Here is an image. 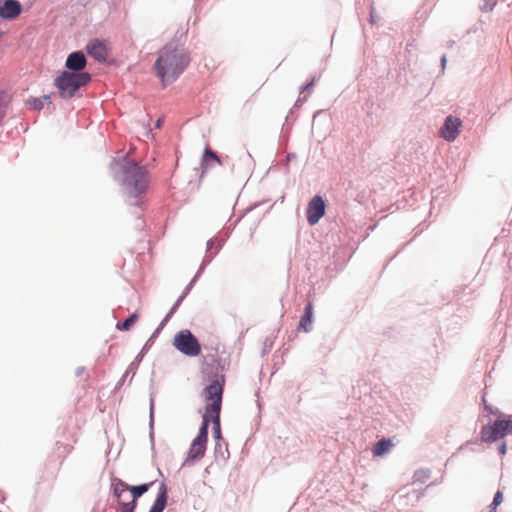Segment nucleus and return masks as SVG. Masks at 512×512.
Returning a JSON list of instances; mask_svg holds the SVG:
<instances>
[{
    "mask_svg": "<svg viewBox=\"0 0 512 512\" xmlns=\"http://www.w3.org/2000/svg\"><path fill=\"white\" fill-rule=\"evenodd\" d=\"M189 63L190 56L186 49L176 42H169L160 49L154 70L162 85L166 86L174 82Z\"/></svg>",
    "mask_w": 512,
    "mask_h": 512,
    "instance_id": "obj_1",
    "label": "nucleus"
},
{
    "mask_svg": "<svg viewBox=\"0 0 512 512\" xmlns=\"http://www.w3.org/2000/svg\"><path fill=\"white\" fill-rule=\"evenodd\" d=\"M113 167L121 174V184L127 197L137 199L146 192L149 176L144 167L128 159L115 162Z\"/></svg>",
    "mask_w": 512,
    "mask_h": 512,
    "instance_id": "obj_2",
    "label": "nucleus"
},
{
    "mask_svg": "<svg viewBox=\"0 0 512 512\" xmlns=\"http://www.w3.org/2000/svg\"><path fill=\"white\" fill-rule=\"evenodd\" d=\"M225 379L214 380L204 389L205 401L207 402V417H211L215 437H220V412L222 406V395Z\"/></svg>",
    "mask_w": 512,
    "mask_h": 512,
    "instance_id": "obj_3",
    "label": "nucleus"
},
{
    "mask_svg": "<svg viewBox=\"0 0 512 512\" xmlns=\"http://www.w3.org/2000/svg\"><path fill=\"white\" fill-rule=\"evenodd\" d=\"M90 75L85 72L65 71L55 79V86L62 98H71L75 92L90 81Z\"/></svg>",
    "mask_w": 512,
    "mask_h": 512,
    "instance_id": "obj_4",
    "label": "nucleus"
},
{
    "mask_svg": "<svg viewBox=\"0 0 512 512\" xmlns=\"http://www.w3.org/2000/svg\"><path fill=\"white\" fill-rule=\"evenodd\" d=\"M508 434H512V415L506 419L496 420L492 424L483 426L481 429V440L492 443Z\"/></svg>",
    "mask_w": 512,
    "mask_h": 512,
    "instance_id": "obj_5",
    "label": "nucleus"
},
{
    "mask_svg": "<svg viewBox=\"0 0 512 512\" xmlns=\"http://www.w3.org/2000/svg\"><path fill=\"white\" fill-rule=\"evenodd\" d=\"M174 347L182 354L189 357H196L201 353V345L190 330L179 331L173 339Z\"/></svg>",
    "mask_w": 512,
    "mask_h": 512,
    "instance_id": "obj_6",
    "label": "nucleus"
},
{
    "mask_svg": "<svg viewBox=\"0 0 512 512\" xmlns=\"http://www.w3.org/2000/svg\"><path fill=\"white\" fill-rule=\"evenodd\" d=\"M325 214V203L321 196H314L308 203L306 216L310 225H315Z\"/></svg>",
    "mask_w": 512,
    "mask_h": 512,
    "instance_id": "obj_7",
    "label": "nucleus"
},
{
    "mask_svg": "<svg viewBox=\"0 0 512 512\" xmlns=\"http://www.w3.org/2000/svg\"><path fill=\"white\" fill-rule=\"evenodd\" d=\"M87 52L95 60L105 62L109 57L110 49L105 41L92 40L87 44Z\"/></svg>",
    "mask_w": 512,
    "mask_h": 512,
    "instance_id": "obj_8",
    "label": "nucleus"
},
{
    "mask_svg": "<svg viewBox=\"0 0 512 512\" xmlns=\"http://www.w3.org/2000/svg\"><path fill=\"white\" fill-rule=\"evenodd\" d=\"M462 122L459 118L448 116L440 130L441 136L447 141H454L458 136Z\"/></svg>",
    "mask_w": 512,
    "mask_h": 512,
    "instance_id": "obj_9",
    "label": "nucleus"
},
{
    "mask_svg": "<svg viewBox=\"0 0 512 512\" xmlns=\"http://www.w3.org/2000/svg\"><path fill=\"white\" fill-rule=\"evenodd\" d=\"M152 483L142 484L138 486L129 487L132 500L129 502H121V512H134L137 504V499L148 491Z\"/></svg>",
    "mask_w": 512,
    "mask_h": 512,
    "instance_id": "obj_10",
    "label": "nucleus"
},
{
    "mask_svg": "<svg viewBox=\"0 0 512 512\" xmlns=\"http://www.w3.org/2000/svg\"><path fill=\"white\" fill-rule=\"evenodd\" d=\"M22 11L21 4L16 0L0 1V18L13 20L16 19Z\"/></svg>",
    "mask_w": 512,
    "mask_h": 512,
    "instance_id": "obj_11",
    "label": "nucleus"
},
{
    "mask_svg": "<svg viewBox=\"0 0 512 512\" xmlns=\"http://www.w3.org/2000/svg\"><path fill=\"white\" fill-rule=\"evenodd\" d=\"M220 165H222V162L219 159V157L216 155L215 152H213L209 147H207L204 150V153H203V156L201 159V170L202 171H201L200 177L202 178L204 176V174L207 173L208 170H210L211 168H213L215 166H220Z\"/></svg>",
    "mask_w": 512,
    "mask_h": 512,
    "instance_id": "obj_12",
    "label": "nucleus"
},
{
    "mask_svg": "<svg viewBox=\"0 0 512 512\" xmlns=\"http://www.w3.org/2000/svg\"><path fill=\"white\" fill-rule=\"evenodd\" d=\"M85 66L86 58L80 51L71 53L66 60V67L72 70L71 72H80Z\"/></svg>",
    "mask_w": 512,
    "mask_h": 512,
    "instance_id": "obj_13",
    "label": "nucleus"
},
{
    "mask_svg": "<svg viewBox=\"0 0 512 512\" xmlns=\"http://www.w3.org/2000/svg\"><path fill=\"white\" fill-rule=\"evenodd\" d=\"M207 442L194 439L188 453L187 461H195L201 459L206 451Z\"/></svg>",
    "mask_w": 512,
    "mask_h": 512,
    "instance_id": "obj_14",
    "label": "nucleus"
},
{
    "mask_svg": "<svg viewBox=\"0 0 512 512\" xmlns=\"http://www.w3.org/2000/svg\"><path fill=\"white\" fill-rule=\"evenodd\" d=\"M113 494L118 500L119 509L121 510V502H126L125 495L129 491V486L120 479H114L112 482Z\"/></svg>",
    "mask_w": 512,
    "mask_h": 512,
    "instance_id": "obj_15",
    "label": "nucleus"
},
{
    "mask_svg": "<svg viewBox=\"0 0 512 512\" xmlns=\"http://www.w3.org/2000/svg\"><path fill=\"white\" fill-rule=\"evenodd\" d=\"M167 503V488L164 483H161L158 496L151 507L149 512H163Z\"/></svg>",
    "mask_w": 512,
    "mask_h": 512,
    "instance_id": "obj_16",
    "label": "nucleus"
},
{
    "mask_svg": "<svg viewBox=\"0 0 512 512\" xmlns=\"http://www.w3.org/2000/svg\"><path fill=\"white\" fill-rule=\"evenodd\" d=\"M313 321V306L311 302H308L304 309V314L302 315L299 321V329H302L305 332H309L311 330V325Z\"/></svg>",
    "mask_w": 512,
    "mask_h": 512,
    "instance_id": "obj_17",
    "label": "nucleus"
},
{
    "mask_svg": "<svg viewBox=\"0 0 512 512\" xmlns=\"http://www.w3.org/2000/svg\"><path fill=\"white\" fill-rule=\"evenodd\" d=\"M393 447L391 439H381L373 447L374 456H382Z\"/></svg>",
    "mask_w": 512,
    "mask_h": 512,
    "instance_id": "obj_18",
    "label": "nucleus"
},
{
    "mask_svg": "<svg viewBox=\"0 0 512 512\" xmlns=\"http://www.w3.org/2000/svg\"><path fill=\"white\" fill-rule=\"evenodd\" d=\"M211 421V417H207V405L205 406V412L203 415V421L202 425L199 429V433L195 439L202 440L207 442L208 441V426L209 422Z\"/></svg>",
    "mask_w": 512,
    "mask_h": 512,
    "instance_id": "obj_19",
    "label": "nucleus"
},
{
    "mask_svg": "<svg viewBox=\"0 0 512 512\" xmlns=\"http://www.w3.org/2000/svg\"><path fill=\"white\" fill-rule=\"evenodd\" d=\"M139 316L137 313H133L124 322H118L116 328L122 331H128L138 320Z\"/></svg>",
    "mask_w": 512,
    "mask_h": 512,
    "instance_id": "obj_20",
    "label": "nucleus"
},
{
    "mask_svg": "<svg viewBox=\"0 0 512 512\" xmlns=\"http://www.w3.org/2000/svg\"><path fill=\"white\" fill-rule=\"evenodd\" d=\"M9 101L7 93L0 88V118L4 116Z\"/></svg>",
    "mask_w": 512,
    "mask_h": 512,
    "instance_id": "obj_21",
    "label": "nucleus"
},
{
    "mask_svg": "<svg viewBox=\"0 0 512 512\" xmlns=\"http://www.w3.org/2000/svg\"><path fill=\"white\" fill-rule=\"evenodd\" d=\"M502 501H503L502 492L497 491L494 495V499H493L491 506H494V508H497V506H499L502 503Z\"/></svg>",
    "mask_w": 512,
    "mask_h": 512,
    "instance_id": "obj_22",
    "label": "nucleus"
},
{
    "mask_svg": "<svg viewBox=\"0 0 512 512\" xmlns=\"http://www.w3.org/2000/svg\"><path fill=\"white\" fill-rule=\"evenodd\" d=\"M414 477L416 480L424 481V479L429 478V472L426 470H420L415 473Z\"/></svg>",
    "mask_w": 512,
    "mask_h": 512,
    "instance_id": "obj_23",
    "label": "nucleus"
},
{
    "mask_svg": "<svg viewBox=\"0 0 512 512\" xmlns=\"http://www.w3.org/2000/svg\"><path fill=\"white\" fill-rule=\"evenodd\" d=\"M42 107V102L41 100H34V108L35 109H40Z\"/></svg>",
    "mask_w": 512,
    "mask_h": 512,
    "instance_id": "obj_24",
    "label": "nucleus"
},
{
    "mask_svg": "<svg viewBox=\"0 0 512 512\" xmlns=\"http://www.w3.org/2000/svg\"><path fill=\"white\" fill-rule=\"evenodd\" d=\"M500 453H501V454H505V453H506V444H505V443H503V444L501 445V447H500Z\"/></svg>",
    "mask_w": 512,
    "mask_h": 512,
    "instance_id": "obj_25",
    "label": "nucleus"
},
{
    "mask_svg": "<svg viewBox=\"0 0 512 512\" xmlns=\"http://www.w3.org/2000/svg\"><path fill=\"white\" fill-rule=\"evenodd\" d=\"M482 401H483V403H484L485 409H486V410H490V407L486 404V399H485V398H483V399H482Z\"/></svg>",
    "mask_w": 512,
    "mask_h": 512,
    "instance_id": "obj_26",
    "label": "nucleus"
},
{
    "mask_svg": "<svg viewBox=\"0 0 512 512\" xmlns=\"http://www.w3.org/2000/svg\"><path fill=\"white\" fill-rule=\"evenodd\" d=\"M313 81H311L309 84H307L303 89H308L313 86Z\"/></svg>",
    "mask_w": 512,
    "mask_h": 512,
    "instance_id": "obj_27",
    "label": "nucleus"
},
{
    "mask_svg": "<svg viewBox=\"0 0 512 512\" xmlns=\"http://www.w3.org/2000/svg\"><path fill=\"white\" fill-rule=\"evenodd\" d=\"M445 63H446V57H445V56H443V58H442V65L444 66V65H445Z\"/></svg>",
    "mask_w": 512,
    "mask_h": 512,
    "instance_id": "obj_28",
    "label": "nucleus"
},
{
    "mask_svg": "<svg viewBox=\"0 0 512 512\" xmlns=\"http://www.w3.org/2000/svg\"><path fill=\"white\" fill-rule=\"evenodd\" d=\"M490 512H497V511H496V508H494V506H491V510H490Z\"/></svg>",
    "mask_w": 512,
    "mask_h": 512,
    "instance_id": "obj_29",
    "label": "nucleus"
}]
</instances>
